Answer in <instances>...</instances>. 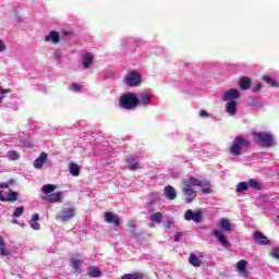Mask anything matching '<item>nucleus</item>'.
Instances as JSON below:
<instances>
[{
    "label": "nucleus",
    "instance_id": "nucleus-40",
    "mask_svg": "<svg viewBox=\"0 0 279 279\" xmlns=\"http://www.w3.org/2000/svg\"><path fill=\"white\" fill-rule=\"evenodd\" d=\"M8 93H10V89H2L0 87V104H1L2 99L5 98V95H8Z\"/></svg>",
    "mask_w": 279,
    "mask_h": 279
},
{
    "label": "nucleus",
    "instance_id": "nucleus-30",
    "mask_svg": "<svg viewBox=\"0 0 279 279\" xmlns=\"http://www.w3.org/2000/svg\"><path fill=\"white\" fill-rule=\"evenodd\" d=\"M16 199H19V193L12 190H9V195L5 198V202H16Z\"/></svg>",
    "mask_w": 279,
    "mask_h": 279
},
{
    "label": "nucleus",
    "instance_id": "nucleus-13",
    "mask_svg": "<svg viewBox=\"0 0 279 279\" xmlns=\"http://www.w3.org/2000/svg\"><path fill=\"white\" fill-rule=\"evenodd\" d=\"M214 236L222 245V247H230V241L226 239V235L221 233L219 230H214Z\"/></svg>",
    "mask_w": 279,
    "mask_h": 279
},
{
    "label": "nucleus",
    "instance_id": "nucleus-7",
    "mask_svg": "<svg viewBox=\"0 0 279 279\" xmlns=\"http://www.w3.org/2000/svg\"><path fill=\"white\" fill-rule=\"evenodd\" d=\"M185 221H194L195 223H202L204 221V216L202 211L194 213L192 209H187L184 215Z\"/></svg>",
    "mask_w": 279,
    "mask_h": 279
},
{
    "label": "nucleus",
    "instance_id": "nucleus-15",
    "mask_svg": "<svg viewBox=\"0 0 279 279\" xmlns=\"http://www.w3.org/2000/svg\"><path fill=\"white\" fill-rule=\"evenodd\" d=\"M149 101H151V94L143 93L138 98V106H143V108H147L149 106Z\"/></svg>",
    "mask_w": 279,
    "mask_h": 279
},
{
    "label": "nucleus",
    "instance_id": "nucleus-52",
    "mask_svg": "<svg viewBox=\"0 0 279 279\" xmlns=\"http://www.w3.org/2000/svg\"><path fill=\"white\" fill-rule=\"evenodd\" d=\"M5 245V241H3V238L0 236V247Z\"/></svg>",
    "mask_w": 279,
    "mask_h": 279
},
{
    "label": "nucleus",
    "instance_id": "nucleus-19",
    "mask_svg": "<svg viewBox=\"0 0 279 279\" xmlns=\"http://www.w3.org/2000/svg\"><path fill=\"white\" fill-rule=\"evenodd\" d=\"M239 86L241 90H250V87L252 86V78L247 76H242L240 78Z\"/></svg>",
    "mask_w": 279,
    "mask_h": 279
},
{
    "label": "nucleus",
    "instance_id": "nucleus-18",
    "mask_svg": "<svg viewBox=\"0 0 279 279\" xmlns=\"http://www.w3.org/2000/svg\"><path fill=\"white\" fill-rule=\"evenodd\" d=\"M46 43H54V45H58L60 43V34L56 31H51L49 35L45 36Z\"/></svg>",
    "mask_w": 279,
    "mask_h": 279
},
{
    "label": "nucleus",
    "instance_id": "nucleus-37",
    "mask_svg": "<svg viewBox=\"0 0 279 279\" xmlns=\"http://www.w3.org/2000/svg\"><path fill=\"white\" fill-rule=\"evenodd\" d=\"M271 258H275L276 260H279V247H275L270 252Z\"/></svg>",
    "mask_w": 279,
    "mask_h": 279
},
{
    "label": "nucleus",
    "instance_id": "nucleus-4",
    "mask_svg": "<svg viewBox=\"0 0 279 279\" xmlns=\"http://www.w3.org/2000/svg\"><path fill=\"white\" fill-rule=\"evenodd\" d=\"M143 82V76L137 71H131L129 72L124 77V84L126 86H130L132 88L136 86H141V83Z\"/></svg>",
    "mask_w": 279,
    "mask_h": 279
},
{
    "label": "nucleus",
    "instance_id": "nucleus-54",
    "mask_svg": "<svg viewBox=\"0 0 279 279\" xmlns=\"http://www.w3.org/2000/svg\"><path fill=\"white\" fill-rule=\"evenodd\" d=\"M12 223H19V220L13 219V220H12Z\"/></svg>",
    "mask_w": 279,
    "mask_h": 279
},
{
    "label": "nucleus",
    "instance_id": "nucleus-25",
    "mask_svg": "<svg viewBox=\"0 0 279 279\" xmlns=\"http://www.w3.org/2000/svg\"><path fill=\"white\" fill-rule=\"evenodd\" d=\"M189 263L192 267H202V260H199V257L193 253L189 257Z\"/></svg>",
    "mask_w": 279,
    "mask_h": 279
},
{
    "label": "nucleus",
    "instance_id": "nucleus-50",
    "mask_svg": "<svg viewBox=\"0 0 279 279\" xmlns=\"http://www.w3.org/2000/svg\"><path fill=\"white\" fill-rule=\"evenodd\" d=\"M199 117H209L208 111L206 110L201 111Z\"/></svg>",
    "mask_w": 279,
    "mask_h": 279
},
{
    "label": "nucleus",
    "instance_id": "nucleus-3",
    "mask_svg": "<svg viewBox=\"0 0 279 279\" xmlns=\"http://www.w3.org/2000/svg\"><path fill=\"white\" fill-rule=\"evenodd\" d=\"M119 106L123 110H136L138 108V96L134 93H126L120 96Z\"/></svg>",
    "mask_w": 279,
    "mask_h": 279
},
{
    "label": "nucleus",
    "instance_id": "nucleus-10",
    "mask_svg": "<svg viewBox=\"0 0 279 279\" xmlns=\"http://www.w3.org/2000/svg\"><path fill=\"white\" fill-rule=\"evenodd\" d=\"M105 217V221L107 223H112L113 226H120L121 225V218H119V216L114 215L111 211H106L104 214Z\"/></svg>",
    "mask_w": 279,
    "mask_h": 279
},
{
    "label": "nucleus",
    "instance_id": "nucleus-2",
    "mask_svg": "<svg viewBox=\"0 0 279 279\" xmlns=\"http://www.w3.org/2000/svg\"><path fill=\"white\" fill-rule=\"evenodd\" d=\"M250 147H252V143L247 138L238 135L232 141L229 153L232 156H241V154H243L245 149H250Z\"/></svg>",
    "mask_w": 279,
    "mask_h": 279
},
{
    "label": "nucleus",
    "instance_id": "nucleus-38",
    "mask_svg": "<svg viewBox=\"0 0 279 279\" xmlns=\"http://www.w3.org/2000/svg\"><path fill=\"white\" fill-rule=\"evenodd\" d=\"M25 210V207H17L14 211H13V217H21V215H23Z\"/></svg>",
    "mask_w": 279,
    "mask_h": 279
},
{
    "label": "nucleus",
    "instance_id": "nucleus-45",
    "mask_svg": "<svg viewBox=\"0 0 279 279\" xmlns=\"http://www.w3.org/2000/svg\"><path fill=\"white\" fill-rule=\"evenodd\" d=\"M31 228H32L33 230H40V223L35 222V221H32V222H31Z\"/></svg>",
    "mask_w": 279,
    "mask_h": 279
},
{
    "label": "nucleus",
    "instance_id": "nucleus-31",
    "mask_svg": "<svg viewBox=\"0 0 279 279\" xmlns=\"http://www.w3.org/2000/svg\"><path fill=\"white\" fill-rule=\"evenodd\" d=\"M71 263H72L71 267L75 269V271H80V265H82V259L72 258Z\"/></svg>",
    "mask_w": 279,
    "mask_h": 279
},
{
    "label": "nucleus",
    "instance_id": "nucleus-16",
    "mask_svg": "<svg viewBox=\"0 0 279 279\" xmlns=\"http://www.w3.org/2000/svg\"><path fill=\"white\" fill-rule=\"evenodd\" d=\"M47 158H48L47 153H41L33 163L35 169H43L44 165L47 162Z\"/></svg>",
    "mask_w": 279,
    "mask_h": 279
},
{
    "label": "nucleus",
    "instance_id": "nucleus-36",
    "mask_svg": "<svg viewBox=\"0 0 279 279\" xmlns=\"http://www.w3.org/2000/svg\"><path fill=\"white\" fill-rule=\"evenodd\" d=\"M14 183V179H9L8 182H0V189H9L10 184Z\"/></svg>",
    "mask_w": 279,
    "mask_h": 279
},
{
    "label": "nucleus",
    "instance_id": "nucleus-51",
    "mask_svg": "<svg viewBox=\"0 0 279 279\" xmlns=\"http://www.w3.org/2000/svg\"><path fill=\"white\" fill-rule=\"evenodd\" d=\"M5 196H3V191H0V202H5Z\"/></svg>",
    "mask_w": 279,
    "mask_h": 279
},
{
    "label": "nucleus",
    "instance_id": "nucleus-28",
    "mask_svg": "<svg viewBox=\"0 0 279 279\" xmlns=\"http://www.w3.org/2000/svg\"><path fill=\"white\" fill-rule=\"evenodd\" d=\"M56 191V185L53 184H45L41 189V193L45 195H49V193H53Z\"/></svg>",
    "mask_w": 279,
    "mask_h": 279
},
{
    "label": "nucleus",
    "instance_id": "nucleus-47",
    "mask_svg": "<svg viewBox=\"0 0 279 279\" xmlns=\"http://www.w3.org/2000/svg\"><path fill=\"white\" fill-rule=\"evenodd\" d=\"M182 239V232H177L174 234V241H180Z\"/></svg>",
    "mask_w": 279,
    "mask_h": 279
},
{
    "label": "nucleus",
    "instance_id": "nucleus-43",
    "mask_svg": "<svg viewBox=\"0 0 279 279\" xmlns=\"http://www.w3.org/2000/svg\"><path fill=\"white\" fill-rule=\"evenodd\" d=\"M72 90H74L75 93H80V90H82V85H80L77 83H73Z\"/></svg>",
    "mask_w": 279,
    "mask_h": 279
},
{
    "label": "nucleus",
    "instance_id": "nucleus-48",
    "mask_svg": "<svg viewBox=\"0 0 279 279\" xmlns=\"http://www.w3.org/2000/svg\"><path fill=\"white\" fill-rule=\"evenodd\" d=\"M262 85H256L255 87H253V93H258V90H262Z\"/></svg>",
    "mask_w": 279,
    "mask_h": 279
},
{
    "label": "nucleus",
    "instance_id": "nucleus-20",
    "mask_svg": "<svg viewBox=\"0 0 279 279\" xmlns=\"http://www.w3.org/2000/svg\"><path fill=\"white\" fill-rule=\"evenodd\" d=\"M226 112H228L230 117L236 114V100H230L226 104Z\"/></svg>",
    "mask_w": 279,
    "mask_h": 279
},
{
    "label": "nucleus",
    "instance_id": "nucleus-42",
    "mask_svg": "<svg viewBox=\"0 0 279 279\" xmlns=\"http://www.w3.org/2000/svg\"><path fill=\"white\" fill-rule=\"evenodd\" d=\"M0 254H1V256H9L10 255V253L5 248V244L0 246Z\"/></svg>",
    "mask_w": 279,
    "mask_h": 279
},
{
    "label": "nucleus",
    "instance_id": "nucleus-22",
    "mask_svg": "<svg viewBox=\"0 0 279 279\" xmlns=\"http://www.w3.org/2000/svg\"><path fill=\"white\" fill-rule=\"evenodd\" d=\"M87 276H89V278H101V269L92 266L88 268Z\"/></svg>",
    "mask_w": 279,
    "mask_h": 279
},
{
    "label": "nucleus",
    "instance_id": "nucleus-39",
    "mask_svg": "<svg viewBox=\"0 0 279 279\" xmlns=\"http://www.w3.org/2000/svg\"><path fill=\"white\" fill-rule=\"evenodd\" d=\"M128 227H129V228H133V229L131 230L132 234H136V229H134V228H136V223L134 222V220H129V221H128Z\"/></svg>",
    "mask_w": 279,
    "mask_h": 279
},
{
    "label": "nucleus",
    "instance_id": "nucleus-32",
    "mask_svg": "<svg viewBox=\"0 0 279 279\" xmlns=\"http://www.w3.org/2000/svg\"><path fill=\"white\" fill-rule=\"evenodd\" d=\"M251 107L253 108V110H258V108H263V102H260V100L258 99H252Z\"/></svg>",
    "mask_w": 279,
    "mask_h": 279
},
{
    "label": "nucleus",
    "instance_id": "nucleus-1",
    "mask_svg": "<svg viewBox=\"0 0 279 279\" xmlns=\"http://www.w3.org/2000/svg\"><path fill=\"white\" fill-rule=\"evenodd\" d=\"M253 141L256 145L260 147H276L278 143L276 142V137L270 132H253L252 133Z\"/></svg>",
    "mask_w": 279,
    "mask_h": 279
},
{
    "label": "nucleus",
    "instance_id": "nucleus-26",
    "mask_svg": "<svg viewBox=\"0 0 279 279\" xmlns=\"http://www.w3.org/2000/svg\"><path fill=\"white\" fill-rule=\"evenodd\" d=\"M263 81L268 84V86H270L271 88H278L279 83L278 81H276L275 78L268 76V75H264L263 76Z\"/></svg>",
    "mask_w": 279,
    "mask_h": 279
},
{
    "label": "nucleus",
    "instance_id": "nucleus-24",
    "mask_svg": "<svg viewBox=\"0 0 279 279\" xmlns=\"http://www.w3.org/2000/svg\"><path fill=\"white\" fill-rule=\"evenodd\" d=\"M47 199L50 204L62 202V192L52 193L48 195Z\"/></svg>",
    "mask_w": 279,
    "mask_h": 279
},
{
    "label": "nucleus",
    "instance_id": "nucleus-12",
    "mask_svg": "<svg viewBox=\"0 0 279 279\" xmlns=\"http://www.w3.org/2000/svg\"><path fill=\"white\" fill-rule=\"evenodd\" d=\"M129 169L131 171H136V169H141V159H138L136 156L131 155L128 160Z\"/></svg>",
    "mask_w": 279,
    "mask_h": 279
},
{
    "label": "nucleus",
    "instance_id": "nucleus-35",
    "mask_svg": "<svg viewBox=\"0 0 279 279\" xmlns=\"http://www.w3.org/2000/svg\"><path fill=\"white\" fill-rule=\"evenodd\" d=\"M8 156L11 160H19V158H20L19 151H16V150L8 151Z\"/></svg>",
    "mask_w": 279,
    "mask_h": 279
},
{
    "label": "nucleus",
    "instance_id": "nucleus-17",
    "mask_svg": "<svg viewBox=\"0 0 279 279\" xmlns=\"http://www.w3.org/2000/svg\"><path fill=\"white\" fill-rule=\"evenodd\" d=\"M163 194L166 196L167 199L173 201L175 199V197H178V194L175 193V189H173V186L171 185H167L163 189Z\"/></svg>",
    "mask_w": 279,
    "mask_h": 279
},
{
    "label": "nucleus",
    "instance_id": "nucleus-44",
    "mask_svg": "<svg viewBox=\"0 0 279 279\" xmlns=\"http://www.w3.org/2000/svg\"><path fill=\"white\" fill-rule=\"evenodd\" d=\"M203 189V193L205 195H210V193H213V190L210 189V186H201Z\"/></svg>",
    "mask_w": 279,
    "mask_h": 279
},
{
    "label": "nucleus",
    "instance_id": "nucleus-21",
    "mask_svg": "<svg viewBox=\"0 0 279 279\" xmlns=\"http://www.w3.org/2000/svg\"><path fill=\"white\" fill-rule=\"evenodd\" d=\"M93 60H95V57L90 54L89 52H86L83 56V69H90V64H93Z\"/></svg>",
    "mask_w": 279,
    "mask_h": 279
},
{
    "label": "nucleus",
    "instance_id": "nucleus-49",
    "mask_svg": "<svg viewBox=\"0 0 279 279\" xmlns=\"http://www.w3.org/2000/svg\"><path fill=\"white\" fill-rule=\"evenodd\" d=\"M0 51H5V44L0 39Z\"/></svg>",
    "mask_w": 279,
    "mask_h": 279
},
{
    "label": "nucleus",
    "instance_id": "nucleus-5",
    "mask_svg": "<svg viewBox=\"0 0 279 279\" xmlns=\"http://www.w3.org/2000/svg\"><path fill=\"white\" fill-rule=\"evenodd\" d=\"M182 193L186 197V204H191V202H193V199L197 197V193H195V190L193 189V186H191V183H189V181L183 182Z\"/></svg>",
    "mask_w": 279,
    "mask_h": 279
},
{
    "label": "nucleus",
    "instance_id": "nucleus-27",
    "mask_svg": "<svg viewBox=\"0 0 279 279\" xmlns=\"http://www.w3.org/2000/svg\"><path fill=\"white\" fill-rule=\"evenodd\" d=\"M149 220L155 223H162V213L157 211L149 217Z\"/></svg>",
    "mask_w": 279,
    "mask_h": 279
},
{
    "label": "nucleus",
    "instance_id": "nucleus-14",
    "mask_svg": "<svg viewBox=\"0 0 279 279\" xmlns=\"http://www.w3.org/2000/svg\"><path fill=\"white\" fill-rule=\"evenodd\" d=\"M187 184H190V186H201V187L202 186H210V182H208V180L204 179L202 181L194 177L189 178Z\"/></svg>",
    "mask_w": 279,
    "mask_h": 279
},
{
    "label": "nucleus",
    "instance_id": "nucleus-41",
    "mask_svg": "<svg viewBox=\"0 0 279 279\" xmlns=\"http://www.w3.org/2000/svg\"><path fill=\"white\" fill-rule=\"evenodd\" d=\"M163 228L165 230H171L173 228V220H167Z\"/></svg>",
    "mask_w": 279,
    "mask_h": 279
},
{
    "label": "nucleus",
    "instance_id": "nucleus-34",
    "mask_svg": "<svg viewBox=\"0 0 279 279\" xmlns=\"http://www.w3.org/2000/svg\"><path fill=\"white\" fill-rule=\"evenodd\" d=\"M247 189V183L246 182H240L238 183L235 191L238 193H243V191H245Z\"/></svg>",
    "mask_w": 279,
    "mask_h": 279
},
{
    "label": "nucleus",
    "instance_id": "nucleus-6",
    "mask_svg": "<svg viewBox=\"0 0 279 279\" xmlns=\"http://www.w3.org/2000/svg\"><path fill=\"white\" fill-rule=\"evenodd\" d=\"M73 217H75V208L69 206L62 208L60 215H57L56 219H60V221H71Z\"/></svg>",
    "mask_w": 279,
    "mask_h": 279
},
{
    "label": "nucleus",
    "instance_id": "nucleus-33",
    "mask_svg": "<svg viewBox=\"0 0 279 279\" xmlns=\"http://www.w3.org/2000/svg\"><path fill=\"white\" fill-rule=\"evenodd\" d=\"M248 184L252 189H256V191H260V183L256 181V179H250Z\"/></svg>",
    "mask_w": 279,
    "mask_h": 279
},
{
    "label": "nucleus",
    "instance_id": "nucleus-29",
    "mask_svg": "<svg viewBox=\"0 0 279 279\" xmlns=\"http://www.w3.org/2000/svg\"><path fill=\"white\" fill-rule=\"evenodd\" d=\"M70 173L71 175H74V178H77V175H80V166H77V163H71Z\"/></svg>",
    "mask_w": 279,
    "mask_h": 279
},
{
    "label": "nucleus",
    "instance_id": "nucleus-11",
    "mask_svg": "<svg viewBox=\"0 0 279 279\" xmlns=\"http://www.w3.org/2000/svg\"><path fill=\"white\" fill-rule=\"evenodd\" d=\"M219 228L220 230H223V232H227V234H232V232H234V229L232 228V222H230V220L226 218L219 220Z\"/></svg>",
    "mask_w": 279,
    "mask_h": 279
},
{
    "label": "nucleus",
    "instance_id": "nucleus-23",
    "mask_svg": "<svg viewBox=\"0 0 279 279\" xmlns=\"http://www.w3.org/2000/svg\"><path fill=\"white\" fill-rule=\"evenodd\" d=\"M236 269H238V271H240V274L247 276V260L242 259V260L238 262Z\"/></svg>",
    "mask_w": 279,
    "mask_h": 279
},
{
    "label": "nucleus",
    "instance_id": "nucleus-53",
    "mask_svg": "<svg viewBox=\"0 0 279 279\" xmlns=\"http://www.w3.org/2000/svg\"><path fill=\"white\" fill-rule=\"evenodd\" d=\"M148 227H149V228H156V225H155L154 221H151V222L148 223Z\"/></svg>",
    "mask_w": 279,
    "mask_h": 279
},
{
    "label": "nucleus",
    "instance_id": "nucleus-9",
    "mask_svg": "<svg viewBox=\"0 0 279 279\" xmlns=\"http://www.w3.org/2000/svg\"><path fill=\"white\" fill-rule=\"evenodd\" d=\"M241 97V92L239 89L231 88L225 93L222 96L223 101H235Z\"/></svg>",
    "mask_w": 279,
    "mask_h": 279
},
{
    "label": "nucleus",
    "instance_id": "nucleus-46",
    "mask_svg": "<svg viewBox=\"0 0 279 279\" xmlns=\"http://www.w3.org/2000/svg\"><path fill=\"white\" fill-rule=\"evenodd\" d=\"M39 219H40V216L38 214H33L32 221L38 222Z\"/></svg>",
    "mask_w": 279,
    "mask_h": 279
},
{
    "label": "nucleus",
    "instance_id": "nucleus-8",
    "mask_svg": "<svg viewBox=\"0 0 279 279\" xmlns=\"http://www.w3.org/2000/svg\"><path fill=\"white\" fill-rule=\"evenodd\" d=\"M253 239L257 245H269L270 243L269 238L260 231H254Z\"/></svg>",
    "mask_w": 279,
    "mask_h": 279
}]
</instances>
